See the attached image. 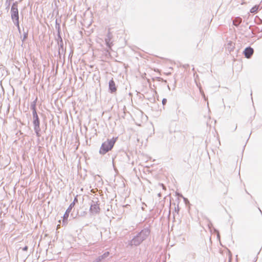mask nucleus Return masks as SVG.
Here are the masks:
<instances>
[{"label":"nucleus","mask_w":262,"mask_h":262,"mask_svg":"<svg viewBox=\"0 0 262 262\" xmlns=\"http://www.w3.org/2000/svg\"><path fill=\"white\" fill-rule=\"evenodd\" d=\"M258 210H259V211H260V212H261V210H260V208H258Z\"/></svg>","instance_id":"obj_25"},{"label":"nucleus","mask_w":262,"mask_h":262,"mask_svg":"<svg viewBox=\"0 0 262 262\" xmlns=\"http://www.w3.org/2000/svg\"><path fill=\"white\" fill-rule=\"evenodd\" d=\"M258 210H259V211H260V212H261V210H260V208H258Z\"/></svg>","instance_id":"obj_24"},{"label":"nucleus","mask_w":262,"mask_h":262,"mask_svg":"<svg viewBox=\"0 0 262 262\" xmlns=\"http://www.w3.org/2000/svg\"><path fill=\"white\" fill-rule=\"evenodd\" d=\"M116 141V138H113L111 139H107V141L102 144L99 153L101 155H104L107 152L111 150L113 147Z\"/></svg>","instance_id":"obj_2"},{"label":"nucleus","mask_w":262,"mask_h":262,"mask_svg":"<svg viewBox=\"0 0 262 262\" xmlns=\"http://www.w3.org/2000/svg\"><path fill=\"white\" fill-rule=\"evenodd\" d=\"M11 18L14 24L18 29L19 32H20V27L19 23V14L18 9H11Z\"/></svg>","instance_id":"obj_4"},{"label":"nucleus","mask_w":262,"mask_h":262,"mask_svg":"<svg viewBox=\"0 0 262 262\" xmlns=\"http://www.w3.org/2000/svg\"><path fill=\"white\" fill-rule=\"evenodd\" d=\"M110 255L109 252H106L103 254L98 257L93 262H101L102 260L106 258Z\"/></svg>","instance_id":"obj_11"},{"label":"nucleus","mask_w":262,"mask_h":262,"mask_svg":"<svg viewBox=\"0 0 262 262\" xmlns=\"http://www.w3.org/2000/svg\"><path fill=\"white\" fill-rule=\"evenodd\" d=\"M74 202H72L70 205V206H69V207L68 208V209H67L64 215H63V222H64V220H67L68 217H69V213H70V212L71 211L72 208L74 207Z\"/></svg>","instance_id":"obj_10"},{"label":"nucleus","mask_w":262,"mask_h":262,"mask_svg":"<svg viewBox=\"0 0 262 262\" xmlns=\"http://www.w3.org/2000/svg\"><path fill=\"white\" fill-rule=\"evenodd\" d=\"M184 201L186 202V201H188V200L186 198H184Z\"/></svg>","instance_id":"obj_23"},{"label":"nucleus","mask_w":262,"mask_h":262,"mask_svg":"<svg viewBox=\"0 0 262 262\" xmlns=\"http://www.w3.org/2000/svg\"><path fill=\"white\" fill-rule=\"evenodd\" d=\"M258 210H259V211H260V212H261V210H260V208H258Z\"/></svg>","instance_id":"obj_26"},{"label":"nucleus","mask_w":262,"mask_h":262,"mask_svg":"<svg viewBox=\"0 0 262 262\" xmlns=\"http://www.w3.org/2000/svg\"><path fill=\"white\" fill-rule=\"evenodd\" d=\"M258 9V6L255 5L254 7H253L251 9L250 12L251 13H256Z\"/></svg>","instance_id":"obj_14"},{"label":"nucleus","mask_w":262,"mask_h":262,"mask_svg":"<svg viewBox=\"0 0 262 262\" xmlns=\"http://www.w3.org/2000/svg\"><path fill=\"white\" fill-rule=\"evenodd\" d=\"M150 231L148 228L142 230L134 237L129 241L128 245L130 246H139L143 241L145 240L149 235Z\"/></svg>","instance_id":"obj_1"},{"label":"nucleus","mask_w":262,"mask_h":262,"mask_svg":"<svg viewBox=\"0 0 262 262\" xmlns=\"http://www.w3.org/2000/svg\"><path fill=\"white\" fill-rule=\"evenodd\" d=\"M58 37L60 39V40L58 42V44L59 46L58 53L59 54H62L64 52L65 50L63 47V43L62 39L59 35H58Z\"/></svg>","instance_id":"obj_9"},{"label":"nucleus","mask_w":262,"mask_h":262,"mask_svg":"<svg viewBox=\"0 0 262 262\" xmlns=\"http://www.w3.org/2000/svg\"><path fill=\"white\" fill-rule=\"evenodd\" d=\"M75 202H77V199L76 198H75L74 200V201L73 202H74V204L75 203Z\"/></svg>","instance_id":"obj_22"},{"label":"nucleus","mask_w":262,"mask_h":262,"mask_svg":"<svg viewBox=\"0 0 262 262\" xmlns=\"http://www.w3.org/2000/svg\"><path fill=\"white\" fill-rule=\"evenodd\" d=\"M28 249V246H26L23 248V250L26 251H27Z\"/></svg>","instance_id":"obj_20"},{"label":"nucleus","mask_w":262,"mask_h":262,"mask_svg":"<svg viewBox=\"0 0 262 262\" xmlns=\"http://www.w3.org/2000/svg\"><path fill=\"white\" fill-rule=\"evenodd\" d=\"M162 102L163 105H165L167 102V99L166 98H163Z\"/></svg>","instance_id":"obj_18"},{"label":"nucleus","mask_w":262,"mask_h":262,"mask_svg":"<svg viewBox=\"0 0 262 262\" xmlns=\"http://www.w3.org/2000/svg\"><path fill=\"white\" fill-rule=\"evenodd\" d=\"M244 54L247 58H250L253 54L254 50L250 47H247L243 52Z\"/></svg>","instance_id":"obj_7"},{"label":"nucleus","mask_w":262,"mask_h":262,"mask_svg":"<svg viewBox=\"0 0 262 262\" xmlns=\"http://www.w3.org/2000/svg\"><path fill=\"white\" fill-rule=\"evenodd\" d=\"M242 18L239 17H236L233 20V24L236 27H237L239 26V25L242 23Z\"/></svg>","instance_id":"obj_13"},{"label":"nucleus","mask_w":262,"mask_h":262,"mask_svg":"<svg viewBox=\"0 0 262 262\" xmlns=\"http://www.w3.org/2000/svg\"><path fill=\"white\" fill-rule=\"evenodd\" d=\"M27 37H28V32H24V35H23V41H24L25 39H26Z\"/></svg>","instance_id":"obj_17"},{"label":"nucleus","mask_w":262,"mask_h":262,"mask_svg":"<svg viewBox=\"0 0 262 262\" xmlns=\"http://www.w3.org/2000/svg\"><path fill=\"white\" fill-rule=\"evenodd\" d=\"M200 92H201V93L202 94V96L204 97V99L206 100V98L205 97V94H204V92L202 91L201 89H200Z\"/></svg>","instance_id":"obj_19"},{"label":"nucleus","mask_w":262,"mask_h":262,"mask_svg":"<svg viewBox=\"0 0 262 262\" xmlns=\"http://www.w3.org/2000/svg\"><path fill=\"white\" fill-rule=\"evenodd\" d=\"M33 116V124L34 125V129L36 133L37 137H39L40 136V132L41 130L40 127V121L38 116L37 113L32 114Z\"/></svg>","instance_id":"obj_3"},{"label":"nucleus","mask_w":262,"mask_h":262,"mask_svg":"<svg viewBox=\"0 0 262 262\" xmlns=\"http://www.w3.org/2000/svg\"><path fill=\"white\" fill-rule=\"evenodd\" d=\"M112 38L113 34L110 32V29H109L108 31L106 34V37L105 38V44L109 49H111L112 46H113V42L111 41V39Z\"/></svg>","instance_id":"obj_6"},{"label":"nucleus","mask_w":262,"mask_h":262,"mask_svg":"<svg viewBox=\"0 0 262 262\" xmlns=\"http://www.w3.org/2000/svg\"><path fill=\"white\" fill-rule=\"evenodd\" d=\"M37 98L33 101L30 106L31 109L32 110V114H37L36 105Z\"/></svg>","instance_id":"obj_12"},{"label":"nucleus","mask_w":262,"mask_h":262,"mask_svg":"<svg viewBox=\"0 0 262 262\" xmlns=\"http://www.w3.org/2000/svg\"><path fill=\"white\" fill-rule=\"evenodd\" d=\"M18 2L16 1L14 2L11 6V9H18Z\"/></svg>","instance_id":"obj_15"},{"label":"nucleus","mask_w":262,"mask_h":262,"mask_svg":"<svg viewBox=\"0 0 262 262\" xmlns=\"http://www.w3.org/2000/svg\"><path fill=\"white\" fill-rule=\"evenodd\" d=\"M160 185L162 187L163 189H165V186L163 184H160Z\"/></svg>","instance_id":"obj_21"},{"label":"nucleus","mask_w":262,"mask_h":262,"mask_svg":"<svg viewBox=\"0 0 262 262\" xmlns=\"http://www.w3.org/2000/svg\"><path fill=\"white\" fill-rule=\"evenodd\" d=\"M100 207L99 201L98 199H96L95 200H92L91 203V207L90 209V212L92 214H98L100 212Z\"/></svg>","instance_id":"obj_5"},{"label":"nucleus","mask_w":262,"mask_h":262,"mask_svg":"<svg viewBox=\"0 0 262 262\" xmlns=\"http://www.w3.org/2000/svg\"><path fill=\"white\" fill-rule=\"evenodd\" d=\"M108 87L110 93H114L116 92L117 88L113 78H112V79L109 81Z\"/></svg>","instance_id":"obj_8"},{"label":"nucleus","mask_w":262,"mask_h":262,"mask_svg":"<svg viewBox=\"0 0 262 262\" xmlns=\"http://www.w3.org/2000/svg\"><path fill=\"white\" fill-rule=\"evenodd\" d=\"M11 1H10V0H6V2H5V5L6 6V9H7V10H8L9 9Z\"/></svg>","instance_id":"obj_16"}]
</instances>
